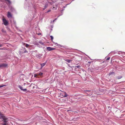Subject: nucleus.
Here are the masks:
<instances>
[{
    "label": "nucleus",
    "mask_w": 125,
    "mask_h": 125,
    "mask_svg": "<svg viewBox=\"0 0 125 125\" xmlns=\"http://www.w3.org/2000/svg\"><path fill=\"white\" fill-rule=\"evenodd\" d=\"M2 21L3 24L5 26H7L8 24V21L6 20V19L4 18H3L2 19Z\"/></svg>",
    "instance_id": "1"
},
{
    "label": "nucleus",
    "mask_w": 125,
    "mask_h": 125,
    "mask_svg": "<svg viewBox=\"0 0 125 125\" xmlns=\"http://www.w3.org/2000/svg\"><path fill=\"white\" fill-rule=\"evenodd\" d=\"M60 95L64 97H66L68 96V95L66 93L64 92H62L61 94Z\"/></svg>",
    "instance_id": "2"
},
{
    "label": "nucleus",
    "mask_w": 125,
    "mask_h": 125,
    "mask_svg": "<svg viewBox=\"0 0 125 125\" xmlns=\"http://www.w3.org/2000/svg\"><path fill=\"white\" fill-rule=\"evenodd\" d=\"M55 5H53V7L52 8V9L53 10H56L57 9V3H55Z\"/></svg>",
    "instance_id": "3"
},
{
    "label": "nucleus",
    "mask_w": 125,
    "mask_h": 125,
    "mask_svg": "<svg viewBox=\"0 0 125 125\" xmlns=\"http://www.w3.org/2000/svg\"><path fill=\"white\" fill-rule=\"evenodd\" d=\"M24 76L23 75H21L19 77V80H20L21 81H23L24 80Z\"/></svg>",
    "instance_id": "4"
},
{
    "label": "nucleus",
    "mask_w": 125,
    "mask_h": 125,
    "mask_svg": "<svg viewBox=\"0 0 125 125\" xmlns=\"http://www.w3.org/2000/svg\"><path fill=\"white\" fill-rule=\"evenodd\" d=\"M46 49L47 50L50 51L54 50L55 49L53 48H52L50 47H47Z\"/></svg>",
    "instance_id": "5"
},
{
    "label": "nucleus",
    "mask_w": 125,
    "mask_h": 125,
    "mask_svg": "<svg viewBox=\"0 0 125 125\" xmlns=\"http://www.w3.org/2000/svg\"><path fill=\"white\" fill-rule=\"evenodd\" d=\"M7 16L9 18L12 17V15L10 12H8Z\"/></svg>",
    "instance_id": "6"
},
{
    "label": "nucleus",
    "mask_w": 125,
    "mask_h": 125,
    "mask_svg": "<svg viewBox=\"0 0 125 125\" xmlns=\"http://www.w3.org/2000/svg\"><path fill=\"white\" fill-rule=\"evenodd\" d=\"M19 87L21 90L24 91H27V89L26 88L23 89V87L20 85L19 86Z\"/></svg>",
    "instance_id": "7"
},
{
    "label": "nucleus",
    "mask_w": 125,
    "mask_h": 125,
    "mask_svg": "<svg viewBox=\"0 0 125 125\" xmlns=\"http://www.w3.org/2000/svg\"><path fill=\"white\" fill-rule=\"evenodd\" d=\"M46 63L47 62L46 61L45 62L43 63H41L40 64L41 66V69H42L44 66L46 64Z\"/></svg>",
    "instance_id": "8"
},
{
    "label": "nucleus",
    "mask_w": 125,
    "mask_h": 125,
    "mask_svg": "<svg viewBox=\"0 0 125 125\" xmlns=\"http://www.w3.org/2000/svg\"><path fill=\"white\" fill-rule=\"evenodd\" d=\"M37 73L38 76L39 75L40 76H41L43 74V73L41 72H39V73Z\"/></svg>",
    "instance_id": "9"
},
{
    "label": "nucleus",
    "mask_w": 125,
    "mask_h": 125,
    "mask_svg": "<svg viewBox=\"0 0 125 125\" xmlns=\"http://www.w3.org/2000/svg\"><path fill=\"white\" fill-rule=\"evenodd\" d=\"M7 66V65L6 64H3L0 65V67L4 66L6 67Z\"/></svg>",
    "instance_id": "10"
},
{
    "label": "nucleus",
    "mask_w": 125,
    "mask_h": 125,
    "mask_svg": "<svg viewBox=\"0 0 125 125\" xmlns=\"http://www.w3.org/2000/svg\"><path fill=\"white\" fill-rule=\"evenodd\" d=\"M54 43L55 44V45L56 46H60V45L59 44H58L57 43H55L54 42Z\"/></svg>",
    "instance_id": "11"
},
{
    "label": "nucleus",
    "mask_w": 125,
    "mask_h": 125,
    "mask_svg": "<svg viewBox=\"0 0 125 125\" xmlns=\"http://www.w3.org/2000/svg\"><path fill=\"white\" fill-rule=\"evenodd\" d=\"M37 58H39V59H40L41 57V56L40 54L37 55Z\"/></svg>",
    "instance_id": "12"
},
{
    "label": "nucleus",
    "mask_w": 125,
    "mask_h": 125,
    "mask_svg": "<svg viewBox=\"0 0 125 125\" xmlns=\"http://www.w3.org/2000/svg\"><path fill=\"white\" fill-rule=\"evenodd\" d=\"M38 76V75L37 73L36 74H34V76L35 77H39Z\"/></svg>",
    "instance_id": "13"
},
{
    "label": "nucleus",
    "mask_w": 125,
    "mask_h": 125,
    "mask_svg": "<svg viewBox=\"0 0 125 125\" xmlns=\"http://www.w3.org/2000/svg\"><path fill=\"white\" fill-rule=\"evenodd\" d=\"M48 6V4H46L44 6V8L43 9V10H44Z\"/></svg>",
    "instance_id": "14"
},
{
    "label": "nucleus",
    "mask_w": 125,
    "mask_h": 125,
    "mask_svg": "<svg viewBox=\"0 0 125 125\" xmlns=\"http://www.w3.org/2000/svg\"><path fill=\"white\" fill-rule=\"evenodd\" d=\"M10 8L11 10L12 11H13L15 10L12 7H11V8Z\"/></svg>",
    "instance_id": "15"
},
{
    "label": "nucleus",
    "mask_w": 125,
    "mask_h": 125,
    "mask_svg": "<svg viewBox=\"0 0 125 125\" xmlns=\"http://www.w3.org/2000/svg\"><path fill=\"white\" fill-rule=\"evenodd\" d=\"M68 63H70V62L71 61V60H65Z\"/></svg>",
    "instance_id": "16"
},
{
    "label": "nucleus",
    "mask_w": 125,
    "mask_h": 125,
    "mask_svg": "<svg viewBox=\"0 0 125 125\" xmlns=\"http://www.w3.org/2000/svg\"><path fill=\"white\" fill-rule=\"evenodd\" d=\"M50 37L51 38V40L52 41V40L53 39V37L52 36H50Z\"/></svg>",
    "instance_id": "17"
},
{
    "label": "nucleus",
    "mask_w": 125,
    "mask_h": 125,
    "mask_svg": "<svg viewBox=\"0 0 125 125\" xmlns=\"http://www.w3.org/2000/svg\"><path fill=\"white\" fill-rule=\"evenodd\" d=\"M1 31L2 32H4V33H5L6 32V31L4 30L3 29H2L1 30Z\"/></svg>",
    "instance_id": "18"
},
{
    "label": "nucleus",
    "mask_w": 125,
    "mask_h": 125,
    "mask_svg": "<svg viewBox=\"0 0 125 125\" xmlns=\"http://www.w3.org/2000/svg\"><path fill=\"white\" fill-rule=\"evenodd\" d=\"M29 46V45L28 44H26L25 45V47H28V46Z\"/></svg>",
    "instance_id": "19"
},
{
    "label": "nucleus",
    "mask_w": 125,
    "mask_h": 125,
    "mask_svg": "<svg viewBox=\"0 0 125 125\" xmlns=\"http://www.w3.org/2000/svg\"><path fill=\"white\" fill-rule=\"evenodd\" d=\"M114 73V72H111V73H110L109 74V75H111L112 74H113V73Z\"/></svg>",
    "instance_id": "20"
},
{
    "label": "nucleus",
    "mask_w": 125,
    "mask_h": 125,
    "mask_svg": "<svg viewBox=\"0 0 125 125\" xmlns=\"http://www.w3.org/2000/svg\"><path fill=\"white\" fill-rule=\"evenodd\" d=\"M39 42L41 44L43 45L44 44L41 41H40Z\"/></svg>",
    "instance_id": "21"
},
{
    "label": "nucleus",
    "mask_w": 125,
    "mask_h": 125,
    "mask_svg": "<svg viewBox=\"0 0 125 125\" xmlns=\"http://www.w3.org/2000/svg\"><path fill=\"white\" fill-rule=\"evenodd\" d=\"M76 67L77 68H78L79 69L80 68V67H81L80 66H76Z\"/></svg>",
    "instance_id": "22"
},
{
    "label": "nucleus",
    "mask_w": 125,
    "mask_h": 125,
    "mask_svg": "<svg viewBox=\"0 0 125 125\" xmlns=\"http://www.w3.org/2000/svg\"><path fill=\"white\" fill-rule=\"evenodd\" d=\"M57 18H56L55 19V20H54L52 21H51V23H52V22H54L56 20H57Z\"/></svg>",
    "instance_id": "23"
},
{
    "label": "nucleus",
    "mask_w": 125,
    "mask_h": 125,
    "mask_svg": "<svg viewBox=\"0 0 125 125\" xmlns=\"http://www.w3.org/2000/svg\"><path fill=\"white\" fill-rule=\"evenodd\" d=\"M4 86V85H0V88L3 87Z\"/></svg>",
    "instance_id": "24"
},
{
    "label": "nucleus",
    "mask_w": 125,
    "mask_h": 125,
    "mask_svg": "<svg viewBox=\"0 0 125 125\" xmlns=\"http://www.w3.org/2000/svg\"><path fill=\"white\" fill-rule=\"evenodd\" d=\"M110 57H108L107 59H106V60H109L110 59Z\"/></svg>",
    "instance_id": "25"
},
{
    "label": "nucleus",
    "mask_w": 125,
    "mask_h": 125,
    "mask_svg": "<svg viewBox=\"0 0 125 125\" xmlns=\"http://www.w3.org/2000/svg\"><path fill=\"white\" fill-rule=\"evenodd\" d=\"M51 10H48L47 12L48 13L49 12H50L51 11Z\"/></svg>",
    "instance_id": "26"
},
{
    "label": "nucleus",
    "mask_w": 125,
    "mask_h": 125,
    "mask_svg": "<svg viewBox=\"0 0 125 125\" xmlns=\"http://www.w3.org/2000/svg\"><path fill=\"white\" fill-rule=\"evenodd\" d=\"M13 22H14V24H16V22L15 21H13Z\"/></svg>",
    "instance_id": "27"
},
{
    "label": "nucleus",
    "mask_w": 125,
    "mask_h": 125,
    "mask_svg": "<svg viewBox=\"0 0 125 125\" xmlns=\"http://www.w3.org/2000/svg\"><path fill=\"white\" fill-rule=\"evenodd\" d=\"M27 52V51L26 50H25V51L24 52L25 53H26Z\"/></svg>",
    "instance_id": "28"
},
{
    "label": "nucleus",
    "mask_w": 125,
    "mask_h": 125,
    "mask_svg": "<svg viewBox=\"0 0 125 125\" xmlns=\"http://www.w3.org/2000/svg\"><path fill=\"white\" fill-rule=\"evenodd\" d=\"M37 34L38 35H40L41 34V33H37Z\"/></svg>",
    "instance_id": "29"
},
{
    "label": "nucleus",
    "mask_w": 125,
    "mask_h": 125,
    "mask_svg": "<svg viewBox=\"0 0 125 125\" xmlns=\"http://www.w3.org/2000/svg\"><path fill=\"white\" fill-rule=\"evenodd\" d=\"M85 91L86 92H90V90H86Z\"/></svg>",
    "instance_id": "30"
},
{
    "label": "nucleus",
    "mask_w": 125,
    "mask_h": 125,
    "mask_svg": "<svg viewBox=\"0 0 125 125\" xmlns=\"http://www.w3.org/2000/svg\"><path fill=\"white\" fill-rule=\"evenodd\" d=\"M2 46L1 44H0V47H1Z\"/></svg>",
    "instance_id": "31"
},
{
    "label": "nucleus",
    "mask_w": 125,
    "mask_h": 125,
    "mask_svg": "<svg viewBox=\"0 0 125 125\" xmlns=\"http://www.w3.org/2000/svg\"><path fill=\"white\" fill-rule=\"evenodd\" d=\"M26 84V83H24V85H25Z\"/></svg>",
    "instance_id": "32"
},
{
    "label": "nucleus",
    "mask_w": 125,
    "mask_h": 125,
    "mask_svg": "<svg viewBox=\"0 0 125 125\" xmlns=\"http://www.w3.org/2000/svg\"><path fill=\"white\" fill-rule=\"evenodd\" d=\"M64 10V9H63V10H62V11H63V10Z\"/></svg>",
    "instance_id": "33"
},
{
    "label": "nucleus",
    "mask_w": 125,
    "mask_h": 125,
    "mask_svg": "<svg viewBox=\"0 0 125 125\" xmlns=\"http://www.w3.org/2000/svg\"><path fill=\"white\" fill-rule=\"evenodd\" d=\"M120 78H118V79H120Z\"/></svg>",
    "instance_id": "34"
},
{
    "label": "nucleus",
    "mask_w": 125,
    "mask_h": 125,
    "mask_svg": "<svg viewBox=\"0 0 125 125\" xmlns=\"http://www.w3.org/2000/svg\"><path fill=\"white\" fill-rule=\"evenodd\" d=\"M26 4H25V6H26Z\"/></svg>",
    "instance_id": "35"
},
{
    "label": "nucleus",
    "mask_w": 125,
    "mask_h": 125,
    "mask_svg": "<svg viewBox=\"0 0 125 125\" xmlns=\"http://www.w3.org/2000/svg\"><path fill=\"white\" fill-rule=\"evenodd\" d=\"M65 7H63V8H65Z\"/></svg>",
    "instance_id": "36"
},
{
    "label": "nucleus",
    "mask_w": 125,
    "mask_h": 125,
    "mask_svg": "<svg viewBox=\"0 0 125 125\" xmlns=\"http://www.w3.org/2000/svg\"><path fill=\"white\" fill-rule=\"evenodd\" d=\"M92 93H90V94H92Z\"/></svg>",
    "instance_id": "37"
}]
</instances>
